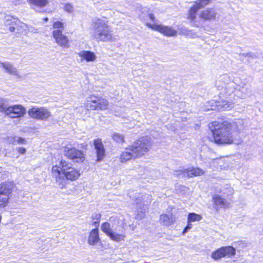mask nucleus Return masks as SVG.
Returning <instances> with one entry per match:
<instances>
[{
  "label": "nucleus",
  "instance_id": "nucleus-1",
  "mask_svg": "<svg viewBox=\"0 0 263 263\" xmlns=\"http://www.w3.org/2000/svg\"><path fill=\"white\" fill-rule=\"evenodd\" d=\"M215 143L219 145L238 144L236 137L245 129L244 121L237 119L233 121H214L210 124Z\"/></svg>",
  "mask_w": 263,
  "mask_h": 263
},
{
  "label": "nucleus",
  "instance_id": "nucleus-2",
  "mask_svg": "<svg viewBox=\"0 0 263 263\" xmlns=\"http://www.w3.org/2000/svg\"><path fill=\"white\" fill-rule=\"evenodd\" d=\"M51 174L61 189L65 188L68 181H76L81 176L80 170L73 167L71 163L65 160H61L59 165L52 167Z\"/></svg>",
  "mask_w": 263,
  "mask_h": 263
},
{
  "label": "nucleus",
  "instance_id": "nucleus-3",
  "mask_svg": "<svg viewBox=\"0 0 263 263\" xmlns=\"http://www.w3.org/2000/svg\"><path fill=\"white\" fill-rule=\"evenodd\" d=\"M151 138L142 137L128 145L122 152L120 160L122 163H126L131 160L141 158L146 155L152 147Z\"/></svg>",
  "mask_w": 263,
  "mask_h": 263
},
{
  "label": "nucleus",
  "instance_id": "nucleus-4",
  "mask_svg": "<svg viewBox=\"0 0 263 263\" xmlns=\"http://www.w3.org/2000/svg\"><path fill=\"white\" fill-rule=\"evenodd\" d=\"M92 36L97 42H114L116 39L112 33L107 17H95L91 23Z\"/></svg>",
  "mask_w": 263,
  "mask_h": 263
},
{
  "label": "nucleus",
  "instance_id": "nucleus-5",
  "mask_svg": "<svg viewBox=\"0 0 263 263\" xmlns=\"http://www.w3.org/2000/svg\"><path fill=\"white\" fill-rule=\"evenodd\" d=\"M53 29L52 36L56 43L62 47L68 48V39L63 33L64 29L63 23L60 21L55 22L53 24Z\"/></svg>",
  "mask_w": 263,
  "mask_h": 263
},
{
  "label": "nucleus",
  "instance_id": "nucleus-6",
  "mask_svg": "<svg viewBox=\"0 0 263 263\" xmlns=\"http://www.w3.org/2000/svg\"><path fill=\"white\" fill-rule=\"evenodd\" d=\"M64 155L73 163H80L85 159L84 152L74 147L70 143L67 144L64 147Z\"/></svg>",
  "mask_w": 263,
  "mask_h": 263
},
{
  "label": "nucleus",
  "instance_id": "nucleus-7",
  "mask_svg": "<svg viewBox=\"0 0 263 263\" xmlns=\"http://www.w3.org/2000/svg\"><path fill=\"white\" fill-rule=\"evenodd\" d=\"M211 0H197L194 2L193 5L190 8L189 11V18L193 22L194 25L197 27H200L202 23L198 22L196 17L197 12L209 4Z\"/></svg>",
  "mask_w": 263,
  "mask_h": 263
},
{
  "label": "nucleus",
  "instance_id": "nucleus-8",
  "mask_svg": "<svg viewBox=\"0 0 263 263\" xmlns=\"http://www.w3.org/2000/svg\"><path fill=\"white\" fill-rule=\"evenodd\" d=\"M5 25L8 26V29L10 32H15V35L17 36L22 35H26L28 32V26L24 23H22L14 19H5Z\"/></svg>",
  "mask_w": 263,
  "mask_h": 263
},
{
  "label": "nucleus",
  "instance_id": "nucleus-9",
  "mask_svg": "<svg viewBox=\"0 0 263 263\" xmlns=\"http://www.w3.org/2000/svg\"><path fill=\"white\" fill-rule=\"evenodd\" d=\"M28 113L31 118L41 121H47L51 117L50 110L45 107H32Z\"/></svg>",
  "mask_w": 263,
  "mask_h": 263
},
{
  "label": "nucleus",
  "instance_id": "nucleus-10",
  "mask_svg": "<svg viewBox=\"0 0 263 263\" xmlns=\"http://www.w3.org/2000/svg\"><path fill=\"white\" fill-rule=\"evenodd\" d=\"M26 113V109L21 104L13 105L6 107L4 114L12 118L23 117Z\"/></svg>",
  "mask_w": 263,
  "mask_h": 263
},
{
  "label": "nucleus",
  "instance_id": "nucleus-11",
  "mask_svg": "<svg viewBox=\"0 0 263 263\" xmlns=\"http://www.w3.org/2000/svg\"><path fill=\"white\" fill-rule=\"evenodd\" d=\"M146 26L166 36L174 37L176 36L178 34V31L170 26H163L158 24H151L148 23H146Z\"/></svg>",
  "mask_w": 263,
  "mask_h": 263
},
{
  "label": "nucleus",
  "instance_id": "nucleus-12",
  "mask_svg": "<svg viewBox=\"0 0 263 263\" xmlns=\"http://www.w3.org/2000/svg\"><path fill=\"white\" fill-rule=\"evenodd\" d=\"M221 92L219 93V96L221 98H226L229 100H233L234 102L236 100V96L238 97L237 95L235 94L236 92V84L230 83L226 86H221V88L219 89ZM238 92H237V94Z\"/></svg>",
  "mask_w": 263,
  "mask_h": 263
},
{
  "label": "nucleus",
  "instance_id": "nucleus-13",
  "mask_svg": "<svg viewBox=\"0 0 263 263\" xmlns=\"http://www.w3.org/2000/svg\"><path fill=\"white\" fill-rule=\"evenodd\" d=\"M235 249L231 246L221 247L217 249L211 254V257L214 260L220 259L222 257H231L235 254Z\"/></svg>",
  "mask_w": 263,
  "mask_h": 263
},
{
  "label": "nucleus",
  "instance_id": "nucleus-14",
  "mask_svg": "<svg viewBox=\"0 0 263 263\" xmlns=\"http://www.w3.org/2000/svg\"><path fill=\"white\" fill-rule=\"evenodd\" d=\"M101 230L113 241H120L123 240L125 237V235L123 234H118L113 232L110 224L107 222L102 223Z\"/></svg>",
  "mask_w": 263,
  "mask_h": 263
},
{
  "label": "nucleus",
  "instance_id": "nucleus-15",
  "mask_svg": "<svg viewBox=\"0 0 263 263\" xmlns=\"http://www.w3.org/2000/svg\"><path fill=\"white\" fill-rule=\"evenodd\" d=\"M0 68H1L5 73L13 76L15 78L18 79L22 77L19 70L12 63L9 62L0 61Z\"/></svg>",
  "mask_w": 263,
  "mask_h": 263
},
{
  "label": "nucleus",
  "instance_id": "nucleus-16",
  "mask_svg": "<svg viewBox=\"0 0 263 263\" xmlns=\"http://www.w3.org/2000/svg\"><path fill=\"white\" fill-rule=\"evenodd\" d=\"M217 12L216 9L214 8L206 9L198 13V16L202 21H199L202 23L203 25V21H208L215 20L216 17Z\"/></svg>",
  "mask_w": 263,
  "mask_h": 263
},
{
  "label": "nucleus",
  "instance_id": "nucleus-17",
  "mask_svg": "<svg viewBox=\"0 0 263 263\" xmlns=\"http://www.w3.org/2000/svg\"><path fill=\"white\" fill-rule=\"evenodd\" d=\"M79 57L80 62L83 63L86 62L87 63H93L97 60V56L96 54L89 50H82L77 53Z\"/></svg>",
  "mask_w": 263,
  "mask_h": 263
},
{
  "label": "nucleus",
  "instance_id": "nucleus-18",
  "mask_svg": "<svg viewBox=\"0 0 263 263\" xmlns=\"http://www.w3.org/2000/svg\"><path fill=\"white\" fill-rule=\"evenodd\" d=\"M224 98L218 96V99H217V101L218 110L219 111L230 110L233 107L234 104L233 100H226Z\"/></svg>",
  "mask_w": 263,
  "mask_h": 263
},
{
  "label": "nucleus",
  "instance_id": "nucleus-19",
  "mask_svg": "<svg viewBox=\"0 0 263 263\" xmlns=\"http://www.w3.org/2000/svg\"><path fill=\"white\" fill-rule=\"evenodd\" d=\"M94 145L97 152V161H100L103 159L105 156V149L102 140L100 139L95 140L94 141Z\"/></svg>",
  "mask_w": 263,
  "mask_h": 263
},
{
  "label": "nucleus",
  "instance_id": "nucleus-20",
  "mask_svg": "<svg viewBox=\"0 0 263 263\" xmlns=\"http://www.w3.org/2000/svg\"><path fill=\"white\" fill-rule=\"evenodd\" d=\"M213 199L214 201V206L217 210L221 208H227L230 205V203L219 195H215Z\"/></svg>",
  "mask_w": 263,
  "mask_h": 263
},
{
  "label": "nucleus",
  "instance_id": "nucleus-21",
  "mask_svg": "<svg viewBox=\"0 0 263 263\" xmlns=\"http://www.w3.org/2000/svg\"><path fill=\"white\" fill-rule=\"evenodd\" d=\"M14 184L12 182H4L0 184V195L9 197L12 193Z\"/></svg>",
  "mask_w": 263,
  "mask_h": 263
},
{
  "label": "nucleus",
  "instance_id": "nucleus-22",
  "mask_svg": "<svg viewBox=\"0 0 263 263\" xmlns=\"http://www.w3.org/2000/svg\"><path fill=\"white\" fill-rule=\"evenodd\" d=\"M101 97L95 95H90L86 98L85 103L86 108L90 110H93L96 109L95 104H97L98 101Z\"/></svg>",
  "mask_w": 263,
  "mask_h": 263
},
{
  "label": "nucleus",
  "instance_id": "nucleus-23",
  "mask_svg": "<svg viewBox=\"0 0 263 263\" xmlns=\"http://www.w3.org/2000/svg\"><path fill=\"white\" fill-rule=\"evenodd\" d=\"M176 220L175 217L172 213L163 214L160 216V222L164 226H170Z\"/></svg>",
  "mask_w": 263,
  "mask_h": 263
},
{
  "label": "nucleus",
  "instance_id": "nucleus-24",
  "mask_svg": "<svg viewBox=\"0 0 263 263\" xmlns=\"http://www.w3.org/2000/svg\"><path fill=\"white\" fill-rule=\"evenodd\" d=\"M183 172L186 173L187 177L190 178L201 176L205 173L204 170L199 167H193L185 169Z\"/></svg>",
  "mask_w": 263,
  "mask_h": 263
},
{
  "label": "nucleus",
  "instance_id": "nucleus-25",
  "mask_svg": "<svg viewBox=\"0 0 263 263\" xmlns=\"http://www.w3.org/2000/svg\"><path fill=\"white\" fill-rule=\"evenodd\" d=\"M100 240L99 231L98 229H94L91 231L88 239V243L90 245H95Z\"/></svg>",
  "mask_w": 263,
  "mask_h": 263
},
{
  "label": "nucleus",
  "instance_id": "nucleus-26",
  "mask_svg": "<svg viewBox=\"0 0 263 263\" xmlns=\"http://www.w3.org/2000/svg\"><path fill=\"white\" fill-rule=\"evenodd\" d=\"M230 83H234L231 81L230 77L227 74H224L219 78V80L216 82V85L218 89H220L221 88V86H226Z\"/></svg>",
  "mask_w": 263,
  "mask_h": 263
},
{
  "label": "nucleus",
  "instance_id": "nucleus-27",
  "mask_svg": "<svg viewBox=\"0 0 263 263\" xmlns=\"http://www.w3.org/2000/svg\"><path fill=\"white\" fill-rule=\"evenodd\" d=\"M28 1L34 9L43 8L49 3V0H28Z\"/></svg>",
  "mask_w": 263,
  "mask_h": 263
},
{
  "label": "nucleus",
  "instance_id": "nucleus-28",
  "mask_svg": "<svg viewBox=\"0 0 263 263\" xmlns=\"http://www.w3.org/2000/svg\"><path fill=\"white\" fill-rule=\"evenodd\" d=\"M108 105L109 103L107 100L100 97L97 104H95L96 109L94 110H106L108 108Z\"/></svg>",
  "mask_w": 263,
  "mask_h": 263
},
{
  "label": "nucleus",
  "instance_id": "nucleus-29",
  "mask_svg": "<svg viewBox=\"0 0 263 263\" xmlns=\"http://www.w3.org/2000/svg\"><path fill=\"white\" fill-rule=\"evenodd\" d=\"M204 108L205 110H218L217 99H213L208 101L204 105Z\"/></svg>",
  "mask_w": 263,
  "mask_h": 263
},
{
  "label": "nucleus",
  "instance_id": "nucleus-30",
  "mask_svg": "<svg viewBox=\"0 0 263 263\" xmlns=\"http://www.w3.org/2000/svg\"><path fill=\"white\" fill-rule=\"evenodd\" d=\"M9 142L12 144L17 143L19 144H24L26 143L25 139L17 136H11L8 137Z\"/></svg>",
  "mask_w": 263,
  "mask_h": 263
},
{
  "label": "nucleus",
  "instance_id": "nucleus-31",
  "mask_svg": "<svg viewBox=\"0 0 263 263\" xmlns=\"http://www.w3.org/2000/svg\"><path fill=\"white\" fill-rule=\"evenodd\" d=\"M202 219V216L199 215L194 213H190L188 215L187 220L189 222H196L199 221Z\"/></svg>",
  "mask_w": 263,
  "mask_h": 263
},
{
  "label": "nucleus",
  "instance_id": "nucleus-32",
  "mask_svg": "<svg viewBox=\"0 0 263 263\" xmlns=\"http://www.w3.org/2000/svg\"><path fill=\"white\" fill-rule=\"evenodd\" d=\"M112 139L118 143H123L124 142V136L123 135L118 133H114L112 135Z\"/></svg>",
  "mask_w": 263,
  "mask_h": 263
},
{
  "label": "nucleus",
  "instance_id": "nucleus-33",
  "mask_svg": "<svg viewBox=\"0 0 263 263\" xmlns=\"http://www.w3.org/2000/svg\"><path fill=\"white\" fill-rule=\"evenodd\" d=\"M137 203H147L149 202L152 200V197L149 195H144L141 196L139 198L137 199Z\"/></svg>",
  "mask_w": 263,
  "mask_h": 263
},
{
  "label": "nucleus",
  "instance_id": "nucleus-34",
  "mask_svg": "<svg viewBox=\"0 0 263 263\" xmlns=\"http://www.w3.org/2000/svg\"><path fill=\"white\" fill-rule=\"evenodd\" d=\"M9 197L0 195V209L6 207L9 202Z\"/></svg>",
  "mask_w": 263,
  "mask_h": 263
},
{
  "label": "nucleus",
  "instance_id": "nucleus-35",
  "mask_svg": "<svg viewBox=\"0 0 263 263\" xmlns=\"http://www.w3.org/2000/svg\"><path fill=\"white\" fill-rule=\"evenodd\" d=\"M63 8L65 11L69 13H71L74 11V7L70 3L64 4Z\"/></svg>",
  "mask_w": 263,
  "mask_h": 263
},
{
  "label": "nucleus",
  "instance_id": "nucleus-36",
  "mask_svg": "<svg viewBox=\"0 0 263 263\" xmlns=\"http://www.w3.org/2000/svg\"><path fill=\"white\" fill-rule=\"evenodd\" d=\"M137 214L136 216V218L138 219H141L145 217V210L140 209L137 211Z\"/></svg>",
  "mask_w": 263,
  "mask_h": 263
},
{
  "label": "nucleus",
  "instance_id": "nucleus-37",
  "mask_svg": "<svg viewBox=\"0 0 263 263\" xmlns=\"http://www.w3.org/2000/svg\"><path fill=\"white\" fill-rule=\"evenodd\" d=\"M140 18L144 21H146L148 18L151 20L153 21H155V17L153 14H148L146 15V16L141 15Z\"/></svg>",
  "mask_w": 263,
  "mask_h": 263
},
{
  "label": "nucleus",
  "instance_id": "nucleus-38",
  "mask_svg": "<svg viewBox=\"0 0 263 263\" xmlns=\"http://www.w3.org/2000/svg\"><path fill=\"white\" fill-rule=\"evenodd\" d=\"M6 107V105L5 104L3 99L0 98V112L4 114Z\"/></svg>",
  "mask_w": 263,
  "mask_h": 263
},
{
  "label": "nucleus",
  "instance_id": "nucleus-39",
  "mask_svg": "<svg viewBox=\"0 0 263 263\" xmlns=\"http://www.w3.org/2000/svg\"><path fill=\"white\" fill-rule=\"evenodd\" d=\"M191 223L192 222H189V220H187V224L186 226V227L184 229V230L182 232L183 235H184L185 233H186L189 230H190L192 228V225Z\"/></svg>",
  "mask_w": 263,
  "mask_h": 263
},
{
  "label": "nucleus",
  "instance_id": "nucleus-40",
  "mask_svg": "<svg viewBox=\"0 0 263 263\" xmlns=\"http://www.w3.org/2000/svg\"><path fill=\"white\" fill-rule=\"evenodd\" d=\"M191 223L192 222H189V220H187V224L186 226V227L184 229V230L182 232L183 235H184L185 233H186L189 230H190L192 228V225Z\"/></svg>",
  "mask_w": 263,
  "mask_h": 263
},
{
  "label": "nucleus",
  "instance_id": "nucleus-41",
  "mask_svg": "<svg viewBox=\"0 0 263 263\" xmlns=\"http://www.w3.org/2000/svg\"><path fill=\"white\" fill-rule=\"evenodd\" d=\"M177 31L179 35H185L187 33V30L184 28H179Z\"/></svg>",
  "mask_w": 263,
  "mask_h": 263
},
{
  "label": "nucleus",
  "instance_id": "nucleus-42",
  "mask_svg": "<svg viewBox=\"0 0 263 263\" xmlns=\"http://www.w3.org/2000/svg\"><path fill=\"white\" fill-rule=\"evenodd\" d=\"M16 150H17V152L20 154H21V155H24L26 152V149L25 148L22 147H19L17 148Z\"/></svg>",
  "mask_w": 263,
  "mask_h": 263
},
{
  "label": "nucleus",
  "instance_id": "nucleus-43",
  "mask_svg": "<svg viewBox=\"0 0 263 263\" xmlns=\"http://www.w3.org/2000/svg\"><path fill=\"white\" fill-rule=\"evenodd\" d=\"M185 170V169L183 170H176L175 171V173L176 175H182L183 176H186V173H184L183 172Z\"/></svg>",
  "mask_w": 263,
  "mask_h": 263
},
{
  "label": "nucleus",
  "instance_id": "nucleus-44",
  "mask_svg": "<svg viewBox=\"0 0 263 263\" xmlns=\"http://www.w3.org/2000/svg\"><path fill=\"white\" fill-rule=\"evenodd\" d=\"M111 220H112L116 222H117L118 224L121 225L122 224V220H120V219L119 218L116 217L112 218Z\"/></svg>",
  "mask_w": 263,
  "mask_h": 263
},
{
  "label": "nucleus",
  "instance_id": "nucleus-45",
  "mask_svg": "<svg viewBox=\"0 0 263 263\" xmlns=\"http://www.w3.org/2000/svg\"><path fill=\"white\" fill-rule=\"evenodd\" d=\"M44 20L45 21V22H47L48 20V18L47 17H46L45 18H44Z\"/></svg>",
  "mask_w": 263,
  "mask_h": 263
},
{
  "label": "nucleus",
  "instance_id": "nucleus-46",
  "mask_svg": "<svg viewBox=\"0 0 263 263\" xmlns=\"http://www.w3.org/2000/svg\"><path fill=\"white\" fill-rule=\"evenodd\" d=\"M93 223H94V224H95V225H97V224H98V222H97V221H95V222H93Z\"/></svg>",
  "mask_w": 263,
  "mask_h": 263
}]
</instances>
